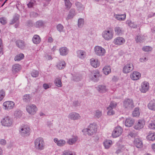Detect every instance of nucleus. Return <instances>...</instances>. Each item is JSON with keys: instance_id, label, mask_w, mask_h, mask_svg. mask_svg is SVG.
<instances>
[{"instance_id": "2eb2a0df", "label": "nucleus", "mask_w": 155, "mask_h": 155, "mask_svg": "<svg viewBox=\"0 0 155 155\" xmlns=\"http://www.w3.org/2000/svg\"><path fill=\"white\" fill-rule=\"evenodd\" d=\"M149 87V83L147 81H144L141 84L140 91L141 92L145 93L147 91Z\"/></svg>"}, {"instance_id": "c03bdc74", "label": "nucleus", "mask_w": 155, "mask_h": 155, "mask_svg": "<svg viewBox=\"0 0 155 155\" xmlns=\"http://www.w3.org/2000/svg\"><path fill=\"white\" fill-rule=\"evenodd\" d=\"M14 115L16 118H19L21 117V112L20 110H16L14 113Z\"/></svg>"}, {"instance_id": "7ed1b4c3", "label": "nucleus", "mask_w": 155, "mask_h": 155, "mask_svg": "<svg viewBox=\"0 0 155 155\" xmlns=\"http://www.w3.org/2000/svg\"><path fill=\"white\" fill-rule=\"evenodd\" d=\"M35 147L37 150H42L45 148V143L43 138L38 137L34 141Z\"/></svg>"}, {"instance_id": "72a5a7b5", "label": "nucleus", "mask_w": 155, "mask_h": 155, "mask_svg": "<svg viewBox=\"0 0 155 155\" xmlns=\"http://www.w3.org/2000/svg\"><path fill=\"white\" fill-rule=\"evenodd\" d=\"M78 56L81 59H83L85 58L86 56V53L84 51L79 50L78 51Z\"/></svg>"}, {"instance_id": "37998d69", "label": "nucleus", "mask_w": 155, "mask_h": 155, "mask_svg": "<svg viewBox=\"0 0 155 155\" xmlns=\"http://www.w3.org/2000/svg\"><path fill=\"white\" fill-rule=\"evenodd\" d=\"M140 114V113L139 111V108L137 107L135 108L134 110L133 111V116L134 117H138L139 116Z\"/></svg>"}, {"instance_id": "a211bd4d", "label": "nucleus", "mask_w": 155, "mask_h": 155, "mask_svg": "<svg viewBox=\"0 0 155 155\" xmlns=\"http://www.w3.org/2000/svg\"><path fill=\"white\" fill-rule=\"evenodd\" d=\"M134 122V120L131 117H128L126 119L125 124L126 126L127 127H130L132 126Z\"/></svg>"}, {"instance_id": "8fccbe9b", "label": "nucleus", "mask_w": 155, "mask_h": 155, "mask_svg": "<svg viewBox=\"0 0 155 155\" xmlns=\"http://www.w3.org/2000/svg\"><path fill=\"white\" fill-rule=\"evenodd\" d=\"M117 105V103L114 102H111L110 104V105L107 107H110L111 108L114 109H115Z\"/></svg>"}, {"instance_id": "e433bc0d", "label": "nucleus", "mask_w": 155, "mask_h": 155, "mask_svg": "<svg viewBox=\"0 0 155 155\" xmlns=\"http://www.w3.org/2000/svg\"><path fill=\"white\" fill-rule=\"evenodd\" d=\"M114 31L116 34L118 35L122 34L123 32L122 28L118 26H117L115 28Z\"/></svg>"}, {"instance_id": "3c124183", "label": "nucleus", "mask_w": 155, "mask_h": 155, "mask_svg": "<svg viewBox=\"0 0 155 155\" xmlns=\"http://www.w3.org/2000/svg\"><path fill=\"white\" fill-rule=\"evenodd\" d=\"M102 115V112L101 111L97 110L95 111V113L94 114L95 117H97L98 118H99Z\"/></svg>"}, {"instance_id": "09e8293b", "label": "nucleus", "mask_w": 155, "mask_h": 155, "mask_svg": "<svg viewBox=\"0 0 155 155\" xmlns=\"http://www.w3.org/2000/svg\"><path fill=\"white\" fill-rule=\"evenodd\" d=\"M142 49L144 51L147 52L151 51L152 50V48L150 46H143Z\"/></svg>"}, {"instance_id": "864d4df0", "label": "nucleus", "mask_w": 155, "mask_h": 155, "mask_svg": "<svg viewBox=\"0 0 155 155\" xmlns=\"http://www.w3.org/2000/svg\"><path fill=\"white\" fill-rule=\"evenodd\" d=\"M31 74L32 77L36 78L39 75V72L38 71L33 70L31 72Z\"/></svg>"}, {"instance_id": "a878e982", "label": "nucleus", "mask_w": 155, "mask_h": 155, "mask_svg": "<svg viewBox=\"0 0 155 155\" xmlns=\"http://www.w3.org/2000/svg\"><path fill=\"white\" fill-rule=\"evenodd\" d=\"M78 140V137L77 136H74L71 138H69L67 142L70 145H72L76 143Z\"/></svg>"}, {"instance_id": "603ef678", "label": "nucleus", "mask_w": 155, "mask_h": 155, "mask_svg": "<svg viewBox=\"0 0 155 155\" xmlns=\"http://www.w3.org/2000/svg\"><path fill=\"white\" fill-rule=\"evenodd\" d=\"M113 109L110 107H107V110H108L107 113L108 115H111L114 114V112Z\"/></svg>"}, {"instance_id": "6ab92c4d", "label": "nucleus", "mask_w": 155, "mask_h": 155, "mask_svg": "<svg viewBox=\"0 0 155 155\" xmlns=\"http://www.w3.org/2000/svg\"><path fill=\"white\" fill-rule=\"evenodd\" d=\"M76 14V12L74 8L71 9L69 12V13L66 18L68 20L72 18Z\"/></svg>"}, {"instance_id": "cd10ccee", "label": "nucleus", "mask_w": 155, "mask_h": 155, "mask_svg": "<svg viewBox=\"0 0 155 155\" xmlns=\"http://www.w3.org/2000/svg\"><path fill=\"white\" fill-rule=\"evenodd\" d=\"M147 106L149 109L155 111V101L154 100L150 101Z\"/></svg>"}, {"instance_id": "c85d7f7f", "label": "nucleus", "mask_w": 155, "mask_h": 155, "mask_svg": "<svg viewBox=\"0 0 155 155\" xmlns=\"http://www.w3.org/2000/svg\"><path fill=\"white\" fill-rule=\"evenodd\" d=\"M21 66L19 64L14 65L12 67V71L13 72L16 73L21 69Z\"/></svg>"}, {"instance_id": "412c9836", "label": "nucleus", "mask_w": 155, "mask_h": 155, "mask_svg": "<svg viewBox=\"0 0 155 155\" xmlns=\"http://www.w3.org/2000/svg\"><path fill=\"white\" fill-rule=\"evenodd\" d=\"M54 141L56 143L57 145L59 147H63L64 146L66 143V141L64 140H58L57 138L54 139Z\"/></svg>"}, {"instance_id": "f03ea898", "label": "nucleus", "mask_w": 155, "mask_h": 155, "mask_svg": "<svg viewBox=\"0 0 155 155\" xmlns=\"http://www.w3.org/2000/svg\"><path fill=\"white\" fill-rule=\"evenodd\" d=\"M31 128L27 125L23 124L21 125L18 129L19 134L22 136L27 137L30 134Z\"/></svg>"}, {"instance_id": "13d9d810", "label": "nucleus", "mask_w": 155, "mask_h": 155, "mask_svg": "<svg viewBox=\"0 0 155 155\" xmlns=\"http://www.w3.org/2000/svg\"><path fill=\"white\" fill-rule=\"evenodd\" d=\"M62 155H75V154L70 151L65 150L63 152Z\"/></svg>"}, {"instance_id": "5701e85b", "label": "nucleus", "mask_w": 155, "mask_h": 155, "mask_svg": "<svg viewBox=\"0 0 155 155\" xmlns=\"http://www.w3.org/2000/svg\"><path fill=\"white\" fill-rule=\"evenodd\" d=\"M90 63L91 66L94 68L99 67L100 65V62L98 60L94 58L91 59Z\"/></svg>"}, {"instance_id": "9d476101", "label": "nucleus", "mask_w": 155, "mask_h": 155, "mask_svg": "<svg viewBox=\"0 0 155 155\" xmlns=\"http://www.w3.org/2000/svg\"><path fill=\"white\" fill-rule=\"evenodd\" d=\"M101 77L100 72L98 70L93 71L91 72L90 75V78L94 81H97L99 80V78Z\"/></svg>"}, {"instance_id": "de8ad7c7", "label": "nucleus", "mask_w": 155, "mask_h": 155, "mask_svg": "<svg viewBox=\"0 0 155 155\" xmlns=\"http://www.w3.org/2000/svg\"><path fill=\"white\" fill-rule=\"evenodd\" d=\"M44 25V23L42 21H37L35 24V26L37 28H40Z\"/></svg>"}, {"instance_id": "f704fd0d", "label": "nucleus", "mask_w": 155, "mask_h": 155, "mask_svg": "<svg viewBox=\"0 0 155 155\" xmlns=\"http://www.w3.org/2000/svg\"><path fill=\"white\" fill-rule=\"evenodd\" d=\"M65 9L67 10H69L72 6V4L69 0H64Z\"/></svg>"}, {"instance_id": "c756f323", "label": "nucleus", "mask_w": 155, "mask_h": 155, "mask_svg": "<svg viewBox=\"0 0 155 155\" xmlns=\"http://www.w3.org/2000/svg\"><path fill=\"white\" fill-rule=\"evenodd\" d=\"M19 15L18 14H16L14 16L13 18L11 21L10 22L9 24L10 25H12L18 22L19 21Z\"/></svg>"}, {"instance_id": "dca6fc26", "label": "nucleus", "mask_w": 155, "mask_h": 155, "mask_svg": "<svg viewBox=\"0 0 155 155\" xmlns=\"http://www.w3.org/2000/svg\"><path fill=\"white\" fill-rule=\"evenodd\" d=\"M17 46L21 49H23L26 46V44L25 41L21 40H18L16 41Z\"/></svg>"}, {"instance_id": "a19ab883", "label": "nucleus", "mask_w": 155, "mask_h": 155, "mask_svg": "<svg viewBox=\"0 0 155 155\" xmlns=\"http://www.w3.org/2000/svg\"><path fill=\"white\" fill-rule=\"evenodd\" d=\"M54 84L56 86L58 87H61L62 86V84L61 79L59 78H56L54 81Z\"/></svg>"}, {"instance_id": "1a4fd4ad", "label": "nucleus", "mask_w": 155, "mask_h": 155, "mask_svg": "<svg viewBox=\"0 0 155 155\" xmlns=\"http://www.w3.org/2000/svg\"><path fill=\"white\" fill-rule=\"evenodd\" d=\"M94 49L95 54L98 56H104L106 52L105 49L101 46H96Z\"/></svg>"}, {"instance_id": "473e14b6", "label": "nucleus", "mask_w": 155, "mask_h": 155, "mask_svg": "<svg viewBox=\"0 0 155 155\" xmlns=\"http://www.w3.org/2000/svg\"><path fill=\"white\" fill-rule=\"evenodd\" d=\"M32 41L34 44H38L40 43L41 40L39 35H35L32 38Z\"/></svg>"}, {"instance_id": "4c0bfd02", "label": "nucleus", "mask_w": 155, "mask_h": 155, "mask_svg": "<svg viewBox=\"0 0 155 155\" xmlns=\"http://www.w3.org/2000/svg\"><path fill=\"white\" fill-rule=\"evenodd\" d=\"M103 73L106 75H107L111 72V69L109 66H105L103 69Z\"/></svg>"}, {"instance_id": "20e7f679", "label": "nucleus", "mask_w": 155, "mask_h": 155, "mask_svg": "<svg viewBox=\"0 0 155 155\" xmlns=\"http://www.w3.org/2000/svg\"><path fill=\"white\" fill-rule=\"evenodd\" d=\"M102 35L105 40L107 41H110L113 38V31L112 30H105L102 33Z\"/></svg>"}, {"instance_id": "a18cd8bd", "label": "nucleus", "mask_w": 155, "mask_h": 155, "mask_svg": "<svg viewBox=\"0 0 155 155\" xmlns=\"http://www.w3.org/2000/svg\"><path fill=\"white\" fill-rule=\"evenodd\" d=\"M126 24H127L129 26L134 28H136L137 26L135 25L134 23H133L130 20H127L126 21Z\"/></svg>"}, {"instance_id": "c9c22d12", "label": "nucleus", "mask_w": 155, "mask_h": 155, "mask_svg": "<svg viewBox=\"0 0 155 155\" xmlns=\"http://www.w3.org/2000/svg\"><path fill=\"white\" fill-rule=\"evenodd\" d=\"M112 141L111 140H106L104 143V145L106 149H108L112 145Z\"/></svg>"}, {"instance_id": "5fc2aeb1", "label": "nucleus", "mask_w": 155, "mask_h": 155, "mask_svg": "<svg viewBox=\"0 0 155 155\" xmlns=\"http://www.w3.org/2000/svg\"><path fill=\"white\" fill-rule=\"evenodd\" d=\"M84 20L83 18H80L78 20V26L79 27H81L84 24Z\"/></svg>"}, {"instance_id": "2f4dec72", "label": "nucleus", "mask_w": 155, "mask_h": 155, "mask_svg": "<svg viewBox=\"0 0 155 155\" xmlns=\"http://www.w3.org/2000/svg\"><path fill=\"white\" fill-rule=\"evenodd\" d=\"M115 18L117 20L119 21L124 20L126 18V14L121 15H114Z\"/></svg>"}, {"instance_id": "680f3d73", "label": "nucleus", "mask_w": 155, "mask_h": 155, "mask_svg": "<svg viewBox=\"0 0 155 155\" xmlns=\"http://www.w3.org/2000/svg\"><path fill=\"white\" fill-rule=\"evenodd\" d=\"M149 127L151 129H155V121L150 124Z\"/></svg>"}, {"instance_id": "ddd939ff", "label": "nucleus", "mask_w": 155, "mask_h": 155, "mask_svg": "<svg viewBox=\"0 0 155 155\" xmlns=\"http://www.w3.org/2000/svg\"><path fill=\"white\" fill-rule=\"evenodd\" d=\"M134 66L132 63L125 64L123 68V72L124 74L129 73L134 69Z\"/></svg>"}, {"instance_id": "bb28decb", "label": "nucleus", "mask_w": 155, "mask_h": 155, "mask_svg": "<svg viewBox=\"0 0 155 155\" xmlns=\"http://www.w3.org/2000/svg\"><path fill=\"white\" fill-rule=\"evenodd\" d=\"M60 54L63 56L66 55L68 54V50L66 47H62L59 49Z\"/></svg>"}, {"instance_id": "39448f33", "label": "nucleus", "mask_w": 155, "mask_h": 155, "mask_svg": "<svg viewBox=\"0 0 155 155\" xmlns=\"http://www.w3.org/2000/svg\"><path fill=\"white\" fill-rule=\"evenodd\" d=\"M13 120L9 116L5 117L2 119L1 123L3 126L7 127H10L13 124Z\"/></svg>"}, {"instance_id": "79ce46f5", "label": "nucleus", "mask_w": 155, "mask_h": 155, "mask_svg": "<svg viewBox=\"0 0 155 155\" xmlns=\"http://www.w3.org/2000/svg\"><path fill=\"white\" fill-rule=\"evenodd\" d=\"M65 63L64 61L59 62L56 65L57 67L59 69H61L65 67Z\"/></svg>"}, {"instance_id": "7c9ffc66", "label": "nucleus", "mask_w": 155, "mask_h": 155, "mask_svg": "<svg viewBox=\"0 0 155 155\" xmlns=\"http://www.w3.org/2000/svg\"><path fill=\"white\" fill-rule=\"evenodd\" d=\"M32 98L31 95L26 94L24 95L23 97V100L24 102L29 103Z\"/></svg>"}, {"instance_id": "ea45409f", "label": "nucleus", "mask_w": 155, "mask_h": 155, "mask_svg": "<svg viewBox=\"0 0 155 155\" xmlns=\"http://www.w3.org/2000/svg\"><path fill=\"white\" fill-rule=\"evenodd\" d=\"M24 57V54L22 53H20L16 55L14 59L15 61H19L22 59Z\"/></svg>"}, {"instance_id": "0eeeda50", "label": "nucleus", "mask_w": 155, "mask_h": 155, "mask_svg": "<svg viewBox=\"0 0 155 155\" xmlns=\"http://www.w3.org/2000/svg\"><path fill=\"white\" fill-rule=\"evenodd\" d=\"M123 129L119 126L116 127L115 128L112 132V136L114 138H116L120 136L122 134Z\"/></svg>"}, {"instance_id": "338daca9", "label": "nucleus", "mask_w": 155, "mask_h": 155, "mask_svg": "<svg viewBox=\"0 0 155 155\" xmlns=\"http://www.w3.org/2000/svg\"><path fill=\"white\" fill-rule=\"evenodd\" d=\"M30 15L31 16H33V17H36L38 16V14L34 12H31L30 13Z\"/></svg>"}, {"instance_id": "0e129e2a", "label": "nucleus", "mask_w": 155, "mask_h": 155, "mask_svg": "<svg viewBox=\"0 0 155 155\" xmlns=\"http://www.w3.org/2000/svg\"><path fill=\"white\" fill-rule=\"evenodd\" d=\"M6 143V141L3 139H0V144L2 145H5Z\"/></svg>"}, {"instance_id": "9b49d317", "label": "nucleus", "mask_w": 155, "mask_h": 155, "mask_svg": "<svg viewBox=\"0 0 155 155\" xmlns=\"http://www.w3.org/2000/svg\"><path fill=\"white\" fill-rule=\"evenodd\" d=\"M145 124V121L144 119L138 120L134 126V128L136 130H140L143 128Z\"/></svg>"}, {"instance_id": "4d7b16f0", "label": "nucleus", "mask_w": 155, "mask_h": 155, "mask_svg": "<svg viewBox=\"0 0 155 155\" xmlns=\"http://www.w3.org/2000/svg\"><path fill=\"white\" fill-rule=\"evenodd\" d=\"M57 28L58 31L61 32L63 31L64 27L61 24H59L57 25Z\"/></svg>"}, {"instance_id": "6e6552de", "label": "nucleus", "mask_w": 155, "mask_h": 155, "mask_svg": "<svg viewBox=\"0 0 155 155\" xmlns=\"http://www.w3.org/2000/svg\"><path fill=\"white\" fill-rule=\"evenodd\" d=\"M26 110L29 114L34 115L36 113L38 109L35 105L30 104L26 107Z\"/></svg>"}, {"instance_id": "393cba45", "label": "nucleus", "mask_w": 155, "mask_h": 155, "mask_svg": "<svg viewBox=\"0 0 155 155\" xmlns=\"http://www.w3.org/2000/svg\"><path fill=\"white\" fill-rule=\"evenodd\" d=\"M144 40V36L138 34L135 37V41L137 43H142Z\"/></svg>"}, {"instance_id": "aec40b11", "label": "nucleus", "mask_w": 155, "mask_h": 155, "mask_svg": "<svg viewBox=\"0 0 155 155\" xmlns=\"http://www.w3.org/2000/svg\"><path fill=\"white\" fill-rule=\"evenodd\" d=\"M125 41V40L123 38L118 37L114 39V42L116 45H120L124 44Z\"/></svg>"}, {"instance_id": "4468645a", "label": "nucleus", "mask_w": 155, "mask_h": 155, "mask_svg": "<svg viewBox=\"0 0 155 155\" xmlns=\"http://www.w3.org/2000/svg\"><path fill=\"white\" fill-rule=\"evenodd\" d=\"M68 117L70 120H75L80 119L81 117L79 114L75 112H72L69 114Z\"/></svg>"}, {"instance_id": "58836bf2", "label": "nucleus", "mask_w": 155, "mask_h": 155, "mask_svg": "<svg viewBox=\"0 0 155 155\" xmlns=\"http://www.w3.org/2000/svg\"><path fill=\"white\" fill-rule=\"evenodd\" d=\"M147 139L149 140L153 141L155 140V134L154 133H149L147 137Z\"/></svg>"}, {"instance_id": "6e6d98bb", "label": "nucleus", "mask_w": 155, "mask_h": 155, "mask_svg": "<svg viewBox=\"0 0 155 155\" xmlns=\"http://www.w3.org/2000/svg\"><path fill=\"white\" fill-rule=\"evenodd\" d=\"M5 95V92L3 90L0 91V101L3 99Z\"/></svg>"}, {"instance_id": "e2e57ef3", "label": "nucleus", "mask_w": 155, "mask_h": 155, "mask_svg": "<svg viewBox=\"0 0 155 155\" xmlns=\"http://www.w3.org/2000/svg\"><path fill=\"white\" fill-rule=\"evenodd\" d=\"M135 136V134L133 131H130V132L128 135V137H134Z\"/></svg>"}, {"instance_id": "423d86ee", "label": "nucleus", "mask_w": 155, "mask_h": 155, "mask_svg": "<svg viewBox=\"0 0 155 155\" xmlns=\"http://www.w3.org/2000/svg\"><path fill=\"white\" fill-rule=\"evenodd\" d=\"M123 106L125 108L132 109L134 107L133 100L130 99H126L123 102Z\"/></svg>"}, {"instance_id": "774afa93", "label": "nucleus", "mask_w": 155, "mask_h": 155, "mask_svg": "<svg viewBox=\"0 0 155 155\" xmlns=\"http://www.w3.org/2000/svg\"><path fill=\"white\" fill-rule=\"evenodd\" d=\"M43 87L45 89H47L49 87L48 85L47 84H44L43 85Z\"/></svg>"}, {"instance_id": "f3484780", "label": "nucleus", "mask_w": 155, "mask_h": 155, "mask_svg": "<svg viewBox=\"0 0 155 155\" xmlns=\"http://www.w3.org/2000/svg\"><path fill=\"white\" fill-rule=\"evenodd\" d=\"M131 78L133 80H138L141 77L140 74L137 71H134L130 75Z\"/></svg>"}, {"instance_id": "49530a36", "label": "nucleus", "mask_w": 155, "mask_h": 155, "mask_svg": "<svg viewBox=\"0 0 155 155\" xmlns=\"http://www.w3.org/2000/svg\"><path fill=\"white\" fill-rule=\"evenodd\" d=\"M7 19L4 17H1L0 18V23L2 25H5L7 23Z\"/></svg>"}, {"instance_id": "bf43d9fd", "label": "nucleus", "mask_w": 155, "mask_h": 155, "mask_svg": "<svg viewBox=\"0 0 155 155\" xmlns=\"http://www.w3.org/2000/svg\"><path fill=\"white\" fill-rule=\"evenodd\" d=\"M35 3V1H31L27 4L28 7L29 8L32 7L34 5Z\"/></svg>"}, {"instance_id": "4be33fe9", "label": "nucleus", "mask_w": 155, "mask_h": 155, "mask_svg": "<svg viewBox=\"0 0 155 155\" xmlns=\"http://www.w3.org/2000/svg\"><path fill=\"white\" fill-rule=\"evenodd\" d=\"M134 144L138 148H141L143 146L142 142L139 138H137L134 140Z\"/></svg>"}, {"instance_id": "b1692460", "label": "nucleus", "mask_w": 155, "mask_h": 155, "mask_svg": "<svg viewBox=\"0 0 155 155\" xmlns=\"http://www.w3.org/2000/svg\"><path fill=\"white\" fill-rule=\"evenodd\" d=\"M97 90L100 93H105L108 91V89L104 85H99L96 87Z\"/></svg>"}, {"instance_id": "69168bd1", "label": "nucleus", "mask_w": 155, "mask_h": 155, "mask_svg": "<svg viewBox=\"0 0 155 155\" xmlns=\"http://www.w3.org/2000/svg\"><path fill=\"white\" fill-rule=\"evenodd\" d=\"M75 5L77 8H83V5L79 2L76 3Z\"/></svg>"}, {"instance_id": "f257e3e1", "label": "nucleus", "mask_w": 155, "mask_h": 155, "mask_svg": "<svg viewBox=\"0 0 155 155\" xmlns=\"http://www.w3.org/2000/svg\"><path fill=\"white\" fill-rule=\"evenodd\" d=\"M97 126L95 124H91L87 128L82 130V132L85 134L89 136L92 135L97 131Z\"/></svg>"}, {"instance_id": "f8f14e48", "label": "nucleus", "mask_w": 155, "mask_h": 155, "mask_svg": "<svg viewBox=\"0 0 155 155\" xmlns=\"http://www.w3.org/2000/svg\"><path fill=\"white\" fill-rule=\"evenodd\" d=\"M15 105V103L12 101H7L4 102L3 104L4 109L7 110L13 109Z\"/></svg>"}, {"instance_id": "052dcab7", "label": "nucleus", "mask_w": 155, "mask_h": 155, "mask_svg": "<svg viewBox=\"0 0 155 155\" xmlns=\"http://www.w3.org/2000/svg\"><path fill=\"white\" fill-rule=\"evenodd\" d=\"M3 45L2 39L0 38V54H3Z\"/></svg>"}]
</instances>
